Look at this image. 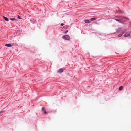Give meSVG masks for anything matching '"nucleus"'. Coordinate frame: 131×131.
<instances>
[{
    "instance_id": "f257e3e1",
    "label": "nucleus",
    "mask_w": 131,
    "mask_h": 131,
    "mask_svg": "<svg viewBox=\"0 0 131 131\" xmlns=\"http://www.w3.org/2000/svg\"><path fill=\"white\" fill-rule=\"evenodd\" d=\"M62 38L64 39L68 40L70 38V37L68 35H66L63 36Z\"/></svg>"
},
{
    "instance_id": "f03ea898",
    "label": "nucleus",
    "mask_w": 131,
    "mask_h": 131,
    "mask_svg": "<svg viewBox=\"0 0 131 131\" xmlns=\"http://www.w3.org/2000/svg\"><path fill=\"white\" fill-rule=\"evenodd\" d=\"M130 31H128L127 33L124 35L123 36L125 37H128L130 36Z\"/></svg>"
},
{
    "instance_id": "7ed1b4c3",
    "label": "nucleus",
    "mask_w": 131,
    "mask_h": 131,
    "mask_svg": "<svg viewBox=\"0 0 131 131\" xmlns=\"http://www.w3.org/2000/svg\"><path fill=\"white\" fill-rule=\"evenodd\" d=\"M116 18L117 19H121V18H124L126 19H128V18L125 17L124 16H116Z\"/></svg>"
},
{
    "instance_id": "20e7f679",
    "label": "nucleus",
    "mask_w": 131,
    "mask_h": 131,
    "mask_svg": "<svg viewBox=\"0 0 131 131\" xmlns=\"http://www.w3.org/2000/svg\"><path fill=\"white\" fill-rule=\"evenodd\" d=\"M63 72V70L61 68L58 70L57 71V73H61Z\"/></svg>"
},
{
    "instance_id": "39448f33",
    "label": "nucleus",
    "mask_w": 131,
    "mask_h": 131,
    "mask_svg": "<svg viewBox=\"0 0 131 131\" xmlns=\"http://www.w3.org/2000/svg\"><path fill=\"white\" fill-rule=\"evenodd\" d=\"M42 111L44 112V113L45 114L47 113L46 112L45 110V108L44 107H43L42 108Z\"/></svg>"
},
{
    "instance_id": "423d86ee",
    "label": "nucleus",
    "mask_w": 131,
    "mask_h": 131,
    "mask_svg": "<svg viewBox=\"0 0 131 131\" xmlns=\"http://www.w3.org/2000/svg\"><path fill=\"white\" fill-rule=\"evenodd\" d=\"M115 20L116 21H118L120 23H122V20L121 19H115Z\"/></svg>"
},
{
    "instance_id": "0eeeda50",
    "label": "nucleus",
    "mask_w": 131,
    "mask_h": 131,
    "mask_svg": "<svg viewBox=\"0 0 131 131\" xmlns=\"http://www.w3.org/2000/svg\"><path fill=\"white\" fill-rule=\"evenodd\" d=\"M5 46L8 47H11L12 46V45L10 44H6Z\"/></svg>"
},
{
    "instance_id": "6e6552de",
    "label": "nucleus",
    "mask_w": 131,
    "mask_h": 131,
    "mask_svg": "<svg viewBox=\"0 0 131 131\" xmlns=\"http://www.w3.org/2000/svg\"><path fill=\"white\" fill-rule=\"evenodd\" d=\"M3 18H4V19L5 20H6V21H8L9 20H8V19L7 18V17H4V16H3Z\"/></svg>"
},
{
    "instance_id": "1a4fd4ad",
    "label": "nucleus",
    "mask_w": 131,
    "mask_h": 131,
    "mask_svg": "<svg viewBox=\"0 0 131 131\" xmlns=\"http://www.w3.org/2000/svg\"><path fill=\"white\" fill-rule=\"evenodd\" d=\"M96 19V18H91L90 19V20L91 21H94V20H95Z\"/></svg>"
},
{
    "instance_id": "9d476101",
    "label": "nucleus",
    "mask_w": 131,
    "mask_h": 131,
    "mask_svg": "<svg viewBox=\"0 0 131 131\" xmlns=\"http://www.w3.org/2000/svg\"><path fill=\"white\" fill-rule=\"evenodd\" d=\"M124 33V32H122V34H119L118 35V37H121L122 35V34Z\"/></svg>"
},
{
    "instance_id": "9b49d317",
    "label": "nucleus",
    "mask_w": 131,
    "mask_h": 131,
    "mask_svg": "<svg viewBox=\"0 0 131 131\" xmlns=\"http://www.w3.org/2000/svg\"><path fill=\"white\" fill-rule=\"evenodd\" d=\"M123 89V87L122 86H120V87H119V90H122Z\"/></svg>"
},
{
    "instance_id": "f8f14e48",
    "label": "nucleus",
    "mask_w": 131,
    "mask_h": 131,
    "mask_svg": "<svg viewBox=\"0 0 131 131\" xmlns=\"http://www.w3.org/2000/svg\"><path fill=\"white\" fill-rule=\"evenodd\" d=\"M85 21L86 23H88L89 22V20H85Z\"/></svg>"
},
{
    "instance_id": "ddd939ff",
    "label": "nucleus",
    "mask_w": 131,
    "mask_h": 131,
    "mask_svg": "<svg viewBox=\"0 0 131 131\" xmlns=\"http://www.w3.org/2000/svg\"><path fill=\"white\" fill-rule=\"evenodd\" d=\"M10 20L12 21H14L15 20V19L14 18H10Z\"/></svg>"
},
{
    "instance_id": "4468645a",
    "label": "nucleus",
    "mask_w": 131,
    "mask_h": 131,
    "mask_svg": "<svg viewBox=\"0 0 131 131\" xmlns=\"http://www.w3.org/2000/svg\"><path fill=\"white\" fill-rule=\"evenodd\" d=\"M18 18L19 19H21V18H20V17L19 15L18 16Z\"/></svg>"
},
{
    "instance_id": "2eb2a0df",
    "label": "nucleus",
    "mask_w": 131,
    "mask_h": 131,
    "mask_svg": "<svg viewBox=\"0 0 131 131\" xmlns=\"http://www.w3.org/2000/svg\"><path fill=\"white\" fill-rule=\"evenodd\" d=\"M64 25V24L62 23L61 24V26H63Z\"/></svg>"
},
{
    "instance_id": "dca6fc26",
    "label": "nucleus",
    "mask_w": 131,
    "mask_h": 131,
    "mask_svg": "<svg viewBox=\"0 0 131 131\" xmlns=\"http://www.w3.org/2000/svg\"><path fill=\"white\" fill-rule=\"evenodd\" d=\"M68 32V30H67L65 32V33H67Z\"/></svg>"
},
{
    "instance_id": "f3484780",
    "label": "nucleus",
    "mask_w": 131,
    "mask_h": 131,
    "mask_svg": "<svg viewBox=\"0 0 131 131\" xmlns=\"http://www.w3.org/2000/svg\"><path fill=\"white\" fill-rule=\"evenodd\" d=\"M3 112L2 111H0V114H1V113H2Z\"/></svg>"
}]
</instances>
